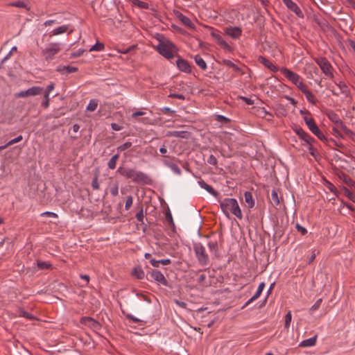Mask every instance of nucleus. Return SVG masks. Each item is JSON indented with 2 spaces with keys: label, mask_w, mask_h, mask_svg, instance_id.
<instances>
[{
  "label": "nucleus",
  "mask_w": 355,
  "mask_h": 355,
  "mask_svg": "<svg viewBox=\"0 0 355 355\" xmlns=\"http://www.w3.org/2000/svg\"><path fill=\"white\" fill-rule=\"evenodd\" d=\"M119 157V156L118 154L114 155V156L112 157L110 160L108 162V166L110 168H111V169L115 168L116 164V162H117Z\"/></svg>",
  "instance_id": "obj_32"
},
{
  "label": "nucleus",
  "mask_w": 355,
  "mask_h": 355,
  "mask_svg": "<svg viewBox=\"0 0 355 355\" xmlns=\"http://www.w3.org/2000/svg\"><path fill=\"white\" fill-rule=\"evenodd\" d=\"M193 250L199 264L202 266L207 265L209 260L205 248L200 243H197L193 245Z\"/></svg>",
  "instance_id": "obj_3"
},
{
  "label": "nucleus",
  "mask_w": 355,
  "mask_h": 355,
  "mask_svg": "<svg viewBox=\"0 0 355 355\" xmlns=\"http://www.w3.org/2000/svg\"><path fill=\"white\" fill-rule=\"evenodd\" d=\"M54 88H55L54 83H51L46 87V90L44 92V95H47L48 94V96H49V94L54 89Z\"/></svg>",
  "instance_id": "obj_49"
},
{
  "label": "nucleus",
  "mask_w": 355,
  "mask_h": 355,
  "mask_svg": "<svg viewBox=\"0 0 355 355\" xmlns=\"http://www.w3.org/2000/svg\"><path fill=\"white\" fill-rule=\"evenodd\" d=\"M132 273L139 279H142L144 277V272L141 267L134 268Z\"/></svg>",
  "instance_id": "obj_24"
},
{
  "label": "nucleus",
  "mask_w": 355,
  "mask_h": 355,
  "mask_svg": "<svg viewBox=\"0 0 355 355\" xmlns=\"http://www.w3.org/2000/svg\"><path fill=\"white\" fill-rule=\"evenodd\" d=\"M92 186L94 190H97L99 189V183L98 182V179H93Z\"/></svg>",
  "instance_id": "obj_57"
},
{
  "label": "nucleus",
  "mask_w": 355,
  "mask_h": 355,
  "mask_svg": "<svg viewBox=\"0 0 355 355\" xmlns=\"http://www.w3.org/2000/svg\"><path fill=\"white\" fill-rule=\"evenodd\" d=\"M135 217L139 222L143 223L144 216L142 209H141L140 211L137 213Z\"/></svg>",
  "instance_id": "obj_47"
},
{
  "label": "nucleus",
  "mask_w": 355,
  "mask_h": 355,
  "mask_svg": "<svg viewBox=\"0 0 355 355\" xmlns=\"http://www.w3.org/2000/svg\"><path fill=\"white\" fill-rule=\"evenodd\" d=\"M198 184L199 185L203 188L204 189H205L208 193H209L210 194H211L212 196H214V197L217 198H219V193L216 191L214 190L211 186H210L209 184H207L205 181H203L202 180H201L200 181L198 182Z\"/></svg>",
  "instance_id": "obj_16"
},
{
  "label": "nucleus",
  "mask_w": 355,
  "mask_h": 355,
  "mask_svg": "<svg viewBox=\"0 0 355 355\" xmlns=\"http://www.w3.org/2000/svg\"><path fill=\"white\" fill-rule=\"evenodd\" d=\"M317 335L312 338L302 340L299 346L302 347H307L314 346L316 343Z\"/></svg>",
  "instance_id": "obj_18"
},
{
  "label": "nucleus",
  "mask_w": 355,
  "mask_h": 355,
  "mask_svg": "<svg viewBox=\"0 0 355 355\" xmlns=\"http://www.w3.org/2000/svg\"><path fill=\"white\" fill-rule=\"evenodd\" d=\"M21 140H22V136L20 135V136L17 137V138L10 140L6 146H1V147H0V148L5 149L6 147L11 146L14 144H16Z\"/></svg>",
  "instance_id": "obj_36"
},
{
  "label": "nucleus",
  "mask_w": 355,
  "mask_h": 355,
  "mask_svg": "<svg viewBox=\"0 0 355 355\" xmlns=\"http://www.w3.org/2000/svg\"><path fill=\"white\" fill-rule=\"evenodd\" d=\"M195 62L196 64L201 68L202 69L205 70L207 69V64L205 62V60L200 56V55H196L194 57Z\"/></svg>",
  "instance_id": "obj_25"
},
{
  "label": "nucleus",
  "mask_w": 355,
  "mask_h": 355,
  "mask_svg": "<svg viewBox=\"0 0 355 355\" xmlns=\"http://www.w3.org/2000/svg\"><path fill=\"white\" fill-rule=\"evenodd\" d=\"M303 94L305 95V96L309 102L313 103V104L315 103V102H316L315 97L311 92L307 90Z\"/></svg>",
  "instance_id": "obj_33"
},
{
  "label": "nucleus",
  "mask_w": 355,
  "mask_h": 355,
  "mask_svg": "<svg viewBox=\"0 0 355 355\" xmlns=\"http://www.w3.org/2000/svg\"><path fill=\"white\" fill-rule=\"evenodd\" d=\"M245 201L248 204L249 209L252 208L254 206V201L252 198V195L250 191H245L244 193Z\"/></svg>",
  "instance_id": "obj_21"
},
{
  "label": "nucleus",
  "mask_w": 355,
  "mask_h": 355,
  "mask_svg": "<svg viewBox=\"0 0 355 355\" xmlns=\"http://www.w3.org/2000/svg\"><path fill=\"white\" fill-rule=\"evenodd\" d=\"M345 182L349 186H353L355 183L353 179H344Z\"/></svg>",
  "instance_id": "obj_64"
},
{
  "label": "nucleus",
  "mask_w": 355,
  "mask_h": 355,
  "mask_svg": "<svg viewBox=\"0 0 355 355\" xmlns=\"http://www.w3.org/2000/svg\"><path fill=\"white\" fill-rule=\"evenodd\" d=\"M176 64H177L178 68L180 71L185 72V73L191 72V66L189 65V62L187 61H186L185 60L179 58L177 60Z\"/></svg>",
  "instance_id": "obj_15"
},
{
  "label": "nucleus",
  "mask_w": 355,
  "mask_h": 355,
  "mask_svg": "<svg viewBox=\"0 0 355 355\" xmlns=\"http://www.w3.org/2000/svg\"><path fill=\"white\" fill-rule=\"evenodd\" d=\"M61 49V44L55 42L50 43L47 47L43 51V55L46 60H50L54 58V55L57 54Z\"/></svg>",
  "instance_id": "obj_5"
},
{
  "label": "nucleus",
  "mask_w": 355,
  "mask_h": 355,
  "mask_svg": "<svg viewBox=\"0 0 355 355\" xmlns=\"http://www.w3.org/2000/svg\"><path fill=\"white\" fill-rule=\"evenodd\" d=\"M159 263H162L163 265H168L171 263V261L170 259H161L159 260Z\"/></svg>",
  "instance_id": "obj_62"
},
{
  "label": "nucleus",
  "mask_w": 355,
  "mask_h": 355,
  "mask_svg": "<svg viewBox=\"0 0 355 355\" xmlns=\"http://www.w3.org/2000/svg\"><path fill=\"white\" fill-rule=\"evenodd\" d=\"M104 49V45L102 43L97 42L95 45L91 47L89 51H100Z\"/></svg>",
  "instance_id": "obj_39"
},
{
  "label": "nucleus",
  "mask_w": 355,
  "mask_h": 355,
  "mask_svg": "<svg viewBox=\"0 0 355 355\" xmlns=\"http://www.w3.org/2000/svg\"><path fill=\"white\" fill-rule=\"evenodd\" d=\"M296 229L302 235H305L307 233L306 229L299 224L296 225Z\"/></svg>",
  "instance_id": "obj_51"
},
{
  "label": "nucleus",
  "mask_w": 355,
  "mask_h": 355,
  "mask_svg": "<svg viewBox=\"0 0 355 355\" xmlns=\"http://www.w3.org/2000/svg\"><path fill=\"white\" fill-rule=\"evenodd\" d=\"M42 216H48L52 218H58V214L51 211H45L41 214Z\"/></svg>",
  "instance_id": "obj_50"
},
{
  "label": "nucleus",
  "mask_w": 355,
  "mask_h": 355,
  "mask_svg": "<svg viewBox=\"0 0 355 355\" xmlns=\"http://www.w3.org/2000/svg\"><path fill=\"white\" fill-rule=\"evenodd\" d=\"M207 162L210 164L215 165L217 163V160L214 155H211L207 159Z\"/></svg>",
  "instance_id": "obj_53"
},
{
  "label": "nucleus",
  "mask_w": 355,
  "mask_h": 355,
  "mask_svg": "<svg viewBox=\"0 0 355 355\" xmlns=\"http://www.w3.org/2000/svg\"><path fill=\"white\" fill-rule=\"evenodd\" d=\"M68 29H69V26H67V25H63V26H59V27L53 29L49 33V36L51 37V36L62 34V33H65Z\"/></svg>",
  "instance_id": "obj_20"
},
{
  "label": "nucleus",
  "mask_w": 355,
  "mask_h": 355,
  "mask_svg": "<svg viewBox=\"0 0 355 355\" xmlns=\"http://www.w3.org/2000/svg\"><path fill=\"white\" fill-rule=\"evenodd\" d=\"M338 86L340 89V93H342V94H344L345 95H347L348 92H349V89H348V87L346 85V84L345 83H343V82H340L338 84Z\"/></svg>",
  "instance_id": "obj_34"
},
{
  "label": "nucleus",
  "mask_w": 355,
  "mask_h": 355,
  "mask_svg": "<svg viewBox=\"0 0 355 355\" xmlns=\"http://www.w3.org/2000/svg\"><path fill=\"white\" fill-rule=\"evenodd\" d=\"M271 203L274 206H277L280 203L277 191L276 189H273L271 192Z\"/></svg>",
  "instance_id": "obj_26"
},
{
  "label": "nucleus",
  "mask_w": 355,
  "mask_h": 355,
  "mask_svg": "<svg viewBox=\"0 0 355 355\" xmlns=\"http://www.w3.org/2000/svg\"><path fill=\"white\" fill-rule=\"evenodd\" d=\"M98 107V102L95 99H92L89 101L87 106L86 110L88 112H94Z\"/></svg>",
  "instance_id": "obj_30"
},
{
  "label": "nucleus",
  "mask_w": 355,
  "mask_h": 355,
  "mask_svg": "<svg viewBox=\"0 0 355 355\" xmlns=\"http://www.w3.org/2000/svg\"><path fill=\"white\" fill-rule=\"evenodd\" d=\"M126 318L130 319V320H132L133 322H140L139 319H138V318H135L133 315H130V314L127 315Z\"/></svg>",
  "instance_id": "obj_63"
},
{
  "label": "nucleus",
  "mask_w": 355,
  "mask_h": 355,
  "mask_svg": "<svg viewBox=\"0 0 355 355\" xmlns=\"http://www.w3.org/2000/svg\"><path fill=\"white\" fill-rule=\"evenodd\" d=\"M134 180L144 184H152V179H134Z\"/></svg>",
  "instance_id": "obj_48"
},
{
  "label": "nucleus",
  "mask_w": 355,
  "mask_h": 355,
  "mask_svg": "<svg viewBox=\"0 0 355 355\" xmlns=\"http://www.w3.org/2000/svg\"><path fill=\"white\" fill-rule=\"evenodd\" d=\"M295 85L297 87V88L302 92L304 93L306 91H307V87L306 85L302 82V79H300Z\"/></svg>",
  "instance_id": "obj_38"
},
{
  "label": "nucleus",
  "mask_w": 355,
  "mask_h": 355,
  "mask_svg": "<svg viewBox=\"0 0 355 355\" xmlns=\"http://www.w3.org/2000/svg\"><path fill=\"white\" fill-rule=\"evenodd\" d=\"M37 267L40 270H46L52 268V265L48 262L37 261Z\"/></svg>",
  "instance_id": "obj_31"
},
{
  "label": "nucleus",
  "mask_w": 355,
  "mask_h": 355,
  "mask_svg": "<svg viewBox=\"0 0 355 355\" xmlns=\"http://www.w3.org/2000/svg\"><path fill=\"white\" fill-rule=\"evenodd\" d=\"M322 302V298H320L318 299L315 302V304L310 308V310L309 311L311 313H313V311L318 310Z\"/></svg>",
  "instance_id": "obj_40"
},
{
  "label": "nucleus",
  "mask_w": 355,
  "mask_h": 355,
  "mask_svg": "<svg viewBox=\"0 0 355 355\" xmlns=\"http://www.w3.org/2000/svg\"><path fill=\"white\" fill-rule=\"evenodd\" d=\"M133 198L132 196H128L126 198L125 208L126 210H128L131 206L132 205Z\"/></svg>",
  "instance_id": "obj_44"
},
{
  "label": "nucleus",
  "mask_w": 355,
  "mask_h": 355,
  "mask_svg": "<svg viewBox=\"0 0 355 355\" xmlns=\"http://www.w3.org/2000/svg\"><path fill=\"white\" fill-rule=\"evenodd\" d=\"M150 277L155 282L166 286H168L167 279L165 278L164 275L160 271L157 270H153L150 272Z\"/></svg>",
  "instance_id": "obj_11"
},
{
  "label": "nucleus",
  "mask_w": 355,
  "mask_h": 355,
  "mask_svg": "<svg viewBox=\"0 0 355 355\" xmlns=\"http://www.w3.org/2000/svg\"><path fill=\"white\" fill-rule=\"evenodd\" d=\"M322 184L332 193L337 196L338 190L336 187L327 179H321Z\"/></svg>",
  "instance_id": "obj_23"
},
{
  "label": "nucleus",
  "mask_w": 355,
  "mask_h": 355,
  "mask_svg": "<svg viewBox=\"0 0 355 355\" xmlns=\"http://www.w3.org/2000/svg\"><path fill=\"white\" fill-rule=\"evenodd\" d=\"M225 34L233 39H238L242 33L241 29L236 26H227L223 28Z\"/></svg>",
  "instance_id": "obj_10"
},
{
  "label": "nucleus",
  "mask_w": 355,
  "mask_h": 355,
  "mask_svg": "<svg viewBox=\"0 0 355 355\" xmlns=\"http://www.w3.org/2000/svg\"><path fill=\"white\" fill-rule=\"evenodd\" d=\"M300 113L302 114H304L305 116H304V120L306 123V124L307 125L308 128H309V130L313 132H315L317 130V128H318V127L317 126V125L314 122V120L311 118V117H309L307 116V113L305 111H302L301 110L300 111Z\"/></svg>",
  "instance_id": "obj_13"
},
{
  "label": "nucleus",
  "mask_w": 355,
  "mask_h": 355,
  "mask_svg": "<svg viewBox=\"0 0 355 355\" xmlns=\"http://www.w3.org/2000/svg\"><path fill=\"white\" fill-rule=\"evenodd\" d=\"M261 62L268 69H270L272 71H277L278 68L274 65L271 62L268 60L266 58H261Z\"/></svg>",
  "instance_id": "obj_28"
},
{
  "label": "nucleus",
  "mask_w": 355,
  "mask_h": 355,
  "mask_svg": "<svg viewBox=\"0 0 355 355\" xmlns=\"http://www.w3.org/2000/svg\"><path fill=\"white\" fill-rule=\"evenodd\" d=\"M322 71L328 77L333 78V67L326 58L320 57L315 59Z\"/></svg>",
  "instance_id": "obj_4"
},
{
  "label": "nucleus",
  "mask_w": 355,
  "mask_h": 355,
  "mask_svg": "<svg viewBox=\"0 0 355 355\" xmlns=\"http://www.w3.org/2000/svg\"><path fill=\"white\" fill-rule=\"evenodd\" d=\"M145 114V112H141V111H138V112H134L132 114V118H137V116H143Z\"/></svg>",
  "instance_id": "obj_61"
},
{
  "label": "nucleus",
  "mask_w": 355,
  "mask_h": 355,
  "mask_svg": "<svg viewBox=\"0 0 355 355\" xmlns=\"http://www.w3.org/2000/svg\"><path fill=\"white\" fill-rule=\"evenodd\" d=\"M80 322L93 330L97 331L101 328L100 322L91 317H82L80 320Z\"/></svg>",
  "instance_id": "obj_7"
},
{
  "label": "nucleus",
  "mask_w": 355,
  "mask_h": 355,
  "mask_svg": "<svg viewBox=\"0 0 355 355\" xmlns=\"http://www.w3.org/2000/svg\"><path fill=\"white\" fill-rule=\"evenodd\" d=\"M110 193L113 196H116L118 195V193H119V191H119L118 184L115 183L113 185H112L110 189Z\"/></svg>",
  "instance_id": "obj_41"
},
{
  "label": "nucleus",
  "mask_w": 355,
  "mask_h": 355,
  "mask_svg": "<svg viewBox=\"0 0 355 355\" xmlns=\"http://www.w3.org/2000/svg\"><path fill=\"white\" fill-rule=\"evenodd\" d=\"M295 132L307 144H311L313 141H315L313 137H311L309 134L304 132L301 128H296Z\"/></svg>",
  "instance_id": "obj_14"
},
{
  "label": "nucleus",
  "mask_w": 355,
  "mask_h": 355,
  "mask_svg": "<svg viewBox=\"0 0 355 355\" xmlns=\"http://www.w3.org/2000/svg\"><path fill=\"white\" fill-rule=\"evenodd\" d=\"M158 52L167 59L173 58L177 53L175 46L168 40H163L157 46Z\"/></svg>",
  "instance_id": "obj_2"
},
{
  "label": "nucleus",
  "mask_w": 355,
  "mask_h": 355,
  "mask_svg": "<svg viewBox=\"0 0 355 355\" xmlns=\"http://www.w3.org/2000/svg\"><path fill=\"white\" fill-rule=\"evenodd\" d=\"M211 35L216 40V42L225 50L231 51L232 47L230 45L223 40V38L218 33L212 30L211 32Z\"/></svg>",
  "instance_id": "obj_9"
},
{
  "label": "nucleus",
  "mask_w": 355,
  "mask_h": 355,
  "mask_svg": "<svg viewBox=\"0 0 355 355\" xmlns=\"http://www.w3.org/2000/svg\"><path fill=\"white\" fill-rule=\"evenodd\" d=\"M281 73L292 83L295 85L302 78L296 73L286 69L282 68L280 69Z\"/></svg>",
  "instance_id": "obj_8"
},
{
  "label": "nucleus",
  "mask_w": 355,
  "mask_h": 355,
  "mask_svg": "<svg viewBox=\"0 0 355 355\" xmlns=\"http://www.w3.org/2000/svg\"><path fill=\"white\" fill-rule=\"evenodd\" d=\"M131 146H132V144L130 142H125V144H123L121 146H120L119 147H118L117 150H118V151H120V152L124 151L126 149L131 147Z\"/></svg>",
  "instance_id": "obj_45"
},
{
  "label": "nucleus",
  "mask_w": 355,
  "mask_h": 355,
  "mask_svg": "<svg viewBox=\"0 0 355 355\" xmlns=\"http://www.w3.org/2000/svg\"><path fill=\"white\" fill-rule=\"evenodd\" d=\"M284 3L286 5V6L293 11L294 13H295L297 16L302 17V13L300 10V8L298 7V6L293 2L292 0H282Z\"/></svg>",
  "instance_id": "obj_12"
},
{
  "label": "nucleus",
  "mask_w": 355,
  "mask_h": 355,
  "mask_svg": "<svg viewBox=\"0 0 355 355\" xmlns=\"http://www.w3.org/2000/svg\"><path fill=\"white\" fill-rule=\"evenodd\" d=\"M342 189L344 191L345 195L353 202L355 203V193L352 192L349 189L345 187H343Z\"/></svg>",
  "instance_id": "obj_29"
},
{
  "label": "nucleus",
  "mask_w": 355,
  "mask_h": 355,
  "mask_svg": "<svg viewBox=\"0 0 355 355\" xmlns=\"http://www.w3.org/2000/svg\"><path fill=\"white\" fill-rule=\"evenodd\" d=\"M77 70L78 69L76 67L70 66L62 67L58 69V71L62 73H73L76 72Z\"/></svg>",
  "instance_id": "obj_27"
},
{
  "label": "nucleus",
  "mask_w": 355,
  "mask_h": 355,
  "mask_svg": "<svg viewBox=\"0 0 355 355\" xmlns=\"http://www.w3.org/2000/svg\"><path fill=\"white\" fill-rule=\"evenodd\" d=\"M291 319H292V315H291V312L289 311L286 316H285V324H284V327L286 329H288L290 326V324H291Z\"/></svg>",
  "instance_id": "obj_37"
},
{
  "label": "nucleus",
  "mask_w": 355,
  "mask_h": 355,
  "mask_svg": "<svg viewBox=\"0 0 355 355\" xmlns=\"http://www.w3.org/2000/svg\"><path fill=\"white\" fill-rule=\"evenodd\" d=\"M313 133L317 136L320 140L324 141L326 140V137L324 135V134L319 130V128H317V130L315 132H313Z\"/></svg>",
  "instance_id": "obj_46"
},
{
  "label": "nucleus",
  "mask_w": 355,
  "mask_h": 355,
  "mask_svg": "<svg viewBox=\"0 0 355 355\" xmlns=\"http://www.w3.org/2000/svg\"><path fill=\"white\" fill-rule=\"evenodd\" d=\"M265 288V283L261 282L259 284L257 291L256 293L245 304L243 307L248 306L249 304L257 300L261 295V292L263 291V288Z\"/></svg>",
  "instance_id": "obj_17"
},
{
  "label": "nucleus",
  "mask_w": 355,
  "mask_h": 355,
  "mask_svg": "<svg viewBox=\"0 0 355 355\" xmlns=\"http://www.w3.org/2000/svg\"><path fill=\"white\" fill-rule=\"evenodd\" d=\"M12 6H16V7H19V8H25L26 6V4L22 1H17V2L13 3H12Z\"/></svg>",
  "instance_id": "obj_59"
},
{
  "label": "nucleus",
  "mask_w": 355,
  "mask_h": 355,
  "mask_svg": "<svg viewBox=\"0 0 355 355\" xmlns=\"http://www.w3.org/2000/svg\"><path fill=\"white\" fill-rule=\"evenodd\" d=\"M220 206L225 216H229V213L231 212L239 219L243 218L241 210L236 199L225 198L220 201Z\"/></svg>",
  "instance_id": "obj_1"
},
{
  "label": "nucleus",
  "mask_w": 355,
  "mask_h": 355,
  "mask_svg": "<svg viewBox=\"0 0 355 355\" xmlns=\"http://www.w3.org/2000/svg\"><path fill=\"white\" fill-rule=\"evenodd\" d=\"M111 126H112V130H115V131H119V130H122V128H123V126H121L117 123H112Z\"/></svg>",
  "instance_id": "obj_58"
},
{
  "label": "nucleus",
  "mask_w": 355,
  "mask_h": 355,
  "mask_svg": "<svg viewBox=\"0 0 355 355\" xmlns=\"http://www.w3.org/2000/svg\"><path fill=\"white\" fill-rule=\"evenodd\" d=\"M216 120L222 122V123H226L229 121V119L221 115H217L216 116Z\"/></svg>",
  "instance_id": "obj_56"
},
{
  "label": "nucleus",
  "mask_w": 355,
  "mask_h": 355,
  "mask_svg": "<svg viewBox=\"0 0 355 355\" xmlns=\"http://www.w3.org/2000/svg\"><path fill=\"white\" fill-rule=\"evenodd\" d=\"M209 248L211 250L214 251L215 252H217L218 250V245L217 241H210L208 243Z\"/></svg>",
  "instance_id": "obj_42"
},
{
  "label": "nucleus",
  "mask_w": 355,
  "mask_h": 355,
  "mask_svg": "<svg viewBox=\"0 0 355 355\" xmlns=\"http://www.w3.org/2000/svg\"><path fill=\"white\" fill-rule=\"evenodd\" d=\"M151 265L154 267L158 268L159 265V260H155V259H151L150 260Z\"/></svg>",
  "instance_id": "obj_60"
},
{
  "label": "nucleus",
  "mask_w": 355,
  "mask_h": 355,
  "mask_svg": "<svg viewBox=\"0 0 355 355\" xmlns=\"http://www.w3.org/2000/svg\"><path fill=\"white\" fill-rule=\"evenodd\" d=\"M178 18L183 24H184L187 27L190 28H194L193 23L187 17L184 16L181 13H179L178 15Z\"/></svg>",
  "instance_id": "obj_19"
},
{
  "label": "nucleus",
  "mask_w": 355,
  "mask_h": 355,
  "mask_svg": "<svg viewBox=\"0 0 355 355\" xmlns=\"http://www.w3.org/2000/svg\"><path fill=\"white\" fill-rule=\"evenodd\" d=\"M44 101L42 103V105L44 107H48L49 105V96H48V94L47 95H44Z\"/></svg>",
  "instance_id": "obj_55"
},
{
  "label": "nucleus",
  "mask_w": 355,
  "mask_h": 355,
  "mask_svg": "<svg viewBox=\"0 0 355 355\" xmlns=\"http://www.w3.org/2000/svg\"><path fill=\"white\" fill-rule=\"evenodd\" d=\"M165 218L170 225L173 227L175 226L173 217L169 209L165 214Z\"/></svg>",
  "instance_id": "obj_35"
},
{
  "label": "nucleus",
  "mask_w": 355,
  "mask_h": 355,
  "mask_svg": "<svg viewBox=\"0 0 355 355\" xmlns=\"http://www.w3.org/2000/svg\"><path fill=\"white\" fill-rule=\"evenodd\" d=\"M43 92V88L40 87H33L26 91H21L15 94L17 98H26L31 96H36L41 94Z\"/></svg>",
  "instance_id": "obj_6"
},
{
  "label": "nucleus",
  "mask_w": 355,
  "mask_h": 355,
  "mask_svg": "<svg viewBox=\"0 0 355 355\" xmlns=\"http://www.w3.org/2000/svg\"><path fill=\"white\" fill-rule=\"evenodd\" d=\"M170 168L175 173V174H176V175L180 174V168H178V166L177 165H175L174 164H171L170 165Z\"/></svg>",
  "instance_id": "obj_52"
},
{
  "label": "nucleus",
  "mask_w": 355,
  "mask_h": 355,
  "mask_svg": "<svg viewBox=\"0 0 355 355\" xmlns=\"http://www.w3.org/2000/svg\"><path fill=\"white\" fill-rule=\"evenodd\" d=\"M133 3L135 6L141 8H148V3L144 1H141L139 0H134Z\"/></svg>",
  "instance_id": "obj_43"
},
{
  "label": "nucleus",
  "mask_w": 355,
  "mask_h": 355,
  "mask_svg": "<svg viewBox=\"0 0 355 355\" xmlns=\"http://www.w3.org/2000/svg\"><path fill=\"white\" fill-rule=\"evenodd\" d=\"M18 315L19 317H24L30 320H37V318L36 317H35L33 315L26 312V311H24L23 309H21V308H19L18 309Z\"/></svg>",
  "instance_id": "obj_22"
},
{
  "label": "nucleus",
  "mask_w": 355,
  "mask_h": 355,
  "mask_svg": "<svg viewBox=\"0 0 355 355\" xmlns=\"http://www.w3.org/2000/svg\"><path fill=\"white\" fill-rule=\"evenodd\" d=\"M134 49H135V46H132L128 47V48L119 49V52H120L121 53L127 54L129 52H130L132 50H133Z\"/></svg>",
  "instance_id": "obj_54"
}]
</instances>
